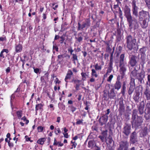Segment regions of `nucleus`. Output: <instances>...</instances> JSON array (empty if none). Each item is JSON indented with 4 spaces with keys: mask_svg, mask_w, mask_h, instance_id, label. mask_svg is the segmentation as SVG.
I'll list each match as a JSON object with an SVG mask.
<instances>
[{
    "mask_svg": "<svg viewBox=\"0 0 150 150\" xmlns=\"http://www.w3.org/2000/svg\"><path fill=\"white\" fill-rule=\"evenodd\" d=\"M137 111L136 110H133L132 114V127L137 129L141 126L143 122L142 117L141 116H139L137 115Z\"/></svg>",
    "mask_w": 150,
    "mask_h": 150,
    "instance_id": "f257e3e1",
    "label": "nucleus"
},
{
    "mask_svg": "<svg viewBox=\"0 0 150 150\" xmlns=\"http://www.w3.org/2000/svg\"><path fill=\"white\" fill-rule=\"evenodd\" d=\"M132 76L135 77L136 79L138 80L139 84L144 83V78L145 76V72L143 71H142L139 73H137V70L135 68L131 72Z\"/></svg>",
    "mask_w": 150,
    "mask_h": 150,
    "instance_id": "f03ea898",
    "label": "nucleus"
},
{
    "mask_svg": "<svg viewBox=\"0 0 150 150\" xmlns=\"http://www.w3.org/2000/svg\"><path fill=\"white\" fill-rule=\"evenodd\" d=\"M125 39L127 47L129 50H131L136 47V39L130 35H127Z\"/></svg>",
    "mask_w": 150,
    "mask_h": 150,
    "instance_id": "7ed1b4c3",
    "label": "nucleus"
},
{
    "mask_svg": "<svg viewBox=\"0 0 150 150\" xmlns=\"http://www.w3.org/2000/svg\"><path fill=\"white\" fill-rule=\"evenodd\" d=\"M125 54H121L120 58L119 67L120 71V74L122 75L121 78H123L125 74V73L127 70L126 63L124 61Z\"/></svg>",
    "mask_w": 150,
    "mask_h": 150,
    "instance_id": "20e7f679",
    "label": "nucleus"
},
{
    "mask_svg": "<svg viewBox=\"0 0 150 150\" xmlns=\"http://www.w3.org/2000/svg\"><path fill=\"white\" fill-rule=\"evenodd\" d=\"M127 21L130 29H133L134 30H135L139 28V25L138 21L136 18L132 17L127 19Z\"/></svg>",
    "mask_w": 150,
    "mask_h": 150,
    "instance_id": "39448f33",
    "label": "nucleus"
},
{
    "mask_svg": "<svg viewBox=\"0 0 150 150\" xmlns=\"http://www.w3.org/2000/svg\"><path fill=\"white\" fill-rule=\"evenodd\" d=\"M128 64L131 67L136 66L139 61V58L133 55L129 54V57Z\"/></svg>",
    "mask_w": 150,
    "mask_h": 150,
    "instance_id": "423d86ee",
    "label": "nucleus"
},
{
    "mask_svg": "<svg viewBox=\"0 0 150 150\" xmlns=\"http://www.w3.org/2000/svg\"><path fill=\"white\" fill-rule=\"evenodd\" d=\"M139 21H142L144 20H149L150 18L149 12L142 10L139 12Z\"/></svg>",
    "mask_w": 150,
    "mask_h": 150,
    "instance_id": "0eeeda50",
    "label": "nucleus"
},
{
    "mask_svg": "<svg viewBox=\"0 0 150 150\" xmlns=\"http://www.w3.org/2000/svg\"><path fill=\"white\" fill-rule=\"evenodd\" d=\"M106 112H107L105 114L102 115L99 120V122L101 125H103L105 124L106 123L108 119V115L110 113V109H107Z\"/></svg>",
    "mask_w": 150,
    "mask_h": 150,
    "instance_id": "6e6552de",
    "label": "nucleus"
},
{
    "mask_svg": "<svg viewBox=\"0 0 150 150\" xmlns=\"http://www.w3.org/2000/svg\"><path fill=\"white\" fill-rule=\"evenodd\" d=\"M78 25V26L77 30H82L85 28H87L91 26L90 20L89 18L86 19L85 21L83 22L82 24L79 22Z\"/></svg>",
    "mask_w": 150,
    "mask_h": 150,
    "instance_id": "1a4fd4ad",
    "label": "nucleus"
},
{
    "mask_svg": "<svg viewBox=\"0 0 150 150\" xmlns=\"http://www.w3.org/2000/svg\"><path fill=\"white\" fill-rule=\"evenodd\" d=\"M129 146V143L127 141H121L119 143V147L117 150H128Z\"/></svg>",
    "mask_w": 150,
    "mask_h": 150,
    "instance_id": "9d476101",
    "label": "nucleus"
},
{
    "mask_svg": "<svg viewBox=\"0 0 150 150\" xmlns=\"http://www.w3.org/2000/svg\"><path fill=\"white\" fill-rule=\"evenodd\" d=\"M131 126L130 124L125 123L122 130V133L125 136H128L131 133Z\"/></svg>",
    "mask_w": 150,
    "mask_h": 150,
    "instance_id": "9b49d317",
    "label": "nucleus"
},
{
    "mask_svg": "<svg viewBox=\"0 0 150 150\" xmlns=\"http://www.w3.org/2000/svg\"><path fill=\"white\" fill-rule=\"evenodd\" d=\"M136 2L135 0H133L132 3L133 15L136 17L138 16V7L136 6Z\"/></svg>",
    "mask_w": 150,
    "mask_h": 150,
    "instance_id": "f8f14e48",
    "label": "nucleus"
},
{
    "mask_svg": "<svg viewBox=\"0 0 150 150\" xmlns=\"http://www.w3.org/2000/svg\"><path fill=\"white\" fill-rule=\"evenodd\" d=\"M124 11V15L127 19L132 17L131 13V9L128 6H125Z\"/></svg>",
    "mask_w": 150,
    "mask_h": 150,
    "instance_id": "ddd939ff",
    "label": "nucleus"
},
{
    "mask_svg": "<svg viewBox=\"0 0 150 150\" xmlns=\"http://www.w3.org/2000/svg\"><path fill=\"white\" fill-rule=\"evenodd\" d=\"M130 140L133 144H134L137 142V136L136 132L134 131L130 136Z\"/></svg>",
    "mask_w": 150,
    "mask_h": 150,
    "instance_id": "4468645a",
    "label": "nucleus"
},
{
    "mask_svg": "<svg viewBox=\"0 0 150 150\" xmlns=\"http://www.w3.org/2000/svg\"><path fill=\"white\" fill-rule=\"evenodd\" d=\"M88 146L89 148L93 149L94 150L97 149V148H99L96 146V143L93 140H91L88 142Z\"/></svg>",
    "mask_w": 150,
    "mask_h": 150,
    "instance_id": "2eb2a0df",
    "label": "nucleus"
},
{
    "mask_svg": "<svg viewBox=\"0 0 150 150\" xmlns=\"http://www.w3.org/2000/svg\"><path fill=\"white\" fill-rule=\"evenodd\" d=\"M108 99H115L116 98V94L114 92V88H112L108 92Z\"/></svg>",
    "mask_w": 150,
    "mask_h": 150,
    "instance_id": "dca6fc26",
    "label": "nucleus"
},
{
    "mask_svg": "<svg viewBox=\"0 0 150 150\" xmlns=\"http://www.w3.org/2000/svg\"><path fill=\"white\" fill-rule=\"evenodd\" d=\"M121 83L120 81V77H117V81L114 85V88L115 89L119 90L121 86Z\"/></svg>",
    "mask_w": 150,
    "mask_h": 150,
    "instance_id": "f3484780",
    "label": "nucleus"
},
{
    "mask_svg": "<svg viewBox=\"0 0 150 150\" xmlns=\"http://www.w3.org/2000/svg\"><path fill=\"white\" fill-rule=\"evenodd\" d=\"M147 100H150V88L148 86L146 87L145 91L144 92Z\"/></svg>",
    "mask_w": 150,
    "mask_h": 150,
    "instance_id": "a211bd4d",
    "label": "nucleus"
},
{
    "mask_svg": "<svg viewBox=\"0 0 150 150\" xmlns=\"http://www.w3.org/2000/svg\"><path fill=\"white\" fill-rule=\"evenodd\" d=\"M144 102L143 101L140 103V105L138 107L139 113L141 115L142 114L144 113Z\"/></svg>",
    "mask_w": 150,
    "mask_h": 150,
    "instance_id": "6ab92c4d",
    "label": "nucleus"
},
{
    "mask_svg": "<svg viewBox=\"0 0 150 150\" xmlns=\"http://www.w3.org/2000/svg\"><path fill=\"white\" fill-rule=\"evenodd\" d=\"M139 92L137 91H135V94L133 96V99L136 102L138 103L139 102Z\"/></svg>",
    "mask_w": 150,
    "mask_h": 150,
    "instance_id": "aec40b11",
    "label": "nucleus"
},
{
    "mask_svg": "<svg viewBox=\"0 0 150 150\" xmlns=\"http://www.w3.org/2000/svg\"><path fill=\"white\" fill-rule=\"evenodd\" d=\"M147 20L145 19L142 21H139L142 27L143 28H145L148 26V23L146 22Z\"/></svg>",
    "mask_w": 150,
    "mask_h": 150,
    "instance_id": "412c9836",
    "label": "nucleus"
},
{
    "mask_svg": "<svg viewBox=\"0 0 150 150\" xmlns=\"http://www.w3.org/2000/svg\"><path fill=\"white\" fill-rule=\"evenodd\" d=\"M106 143L108 144H112L113 145L114 144V141L112 139V137L109 135L108 137L106 139Z\"/></svg>",
    "mask_w": 150,
    "mask_h": 150,
    "instance_id": "4be33fe9",
    "label": "nucleus"
},
{
    "mask_svg": "<svg viewBox=\"0 0 150 150\" xmlns=\"http://www.w3.org/2000/svg\"><path fill=\"white\" fill-rule=\"evenodd\" d=\"M126 84L125 82H124L123 83L122 88L121 89V93L122 94L123 96L125 95V91H126Z\"/></svg>",
    "mask_w": 150,
    "mask_h": 150,
    "instance_id": "5701e85b",
    "label": "nucleus"
},
{
    "mask_svg": "<svg viewBox=\"0 0 150 150\" xmlns=\"http://www.w3.org/2000/svg\"><path fill=\"white\" fill-rule=\"evenodd\" d=\"M73 75V73L70 70H69L68 71L67 73L66 76L65 80L66 82H67V80L68 79H70L71 77V76Z\"/></svg>",
    "mask_w": 150,
    "mask_h": 150,
    "instance_id": "b1692460",
    "label": "nucleus"
},
{
    "mask_svg": "<svg viewBox=\"0 0 150 150\" xmlns=\"http://www.w3.org/2000/svg\"><path fill=\"white\" fill-rule=\"evenodd\" d=\"M43 105L41 103L36 105L35 106V111L36 113H37V111L39 110H40L42 111L43 110Z\"/></svg>",
    "mask_w": 150,
    "mask_h": 150,
    "instance_id": "393cba45",
    "label": "nucleus"
},
{
    "mask_svg": "<svg viewBox=\"0 0 150 150\" xmlns=\"http://www.w3.org/2000/svg\"><path fill=\"white\" fill-rule=\"evenodd\" d=\"M22 46L20 44L16 45V51L17 52H20L22 49Z\"/></svg>",
    "mask_w": 150,
    "mask_h": 150,
    "instance_id": "a878e982",
    "label": "nucleus"
},
{
    "mask_svg": "<svg viewBox=\"0 0 150 150\" xmlns=\"http://www.w3.org/2000/svg\"><path fill=\"white\" fill-rule=\"evenodd\" d=\"M135 88V86H130L128 90V93L129 95H131L133 93Z\"/></svg>",
    "mask_w": 150,
    "mask_h": 150,
    "instance_id": "bb28decb",
    "label": "nucleus"
},
{
    "mask_svg": "<svg viewBox=\"0 0 150 150\" xmlns=\"http://www.w3.org/2000/svg\"><path fill=\"white\" fill-rule=\"evenodd\" d=\"M125 106H119V109L120 114L121 115L123 114L125 112Z\"/></svg>",
    "mask_w": 150,
    "mask_h": 150,
    "instance_id": "cd10ccee",
    "label": "nucleus"
},
{
    "mask_svg": "<svg viewBox=\"0 0 150 150\" xmlns=\"http://www.w3.org/2000/svg\"><path fill=\"white\" fill-rule=\"evenodd\" d=\"M45 138H42L39 139L37 141V143L41 145L43 144L44 142L46 141Z\"/></svg>",
    "mask_w": 150,
    "mask_h": 150,
    "instance_id": "c85d7f7f",
    "label": "nucleus"
},
{
    "mask_svg": "<svg viewBox=\"0 0 150 150\" xmlns=\"http://www.w3.org/2000/svg\"><path fill=\"white\" fill-rule=\"evenodd\" d=\"M91 75L92 77H97L98 76V75L96 74V70L94 69H92L91 70Z\"/></svg>",
    "mask_w": 150,
    "mask_h": 150,
    "instance_id": "c756f323",
    "label": "nucleus"
},
{
    "mask_svg": "<svg viewBox=\"0 0 150 150\" xmlns=\"http://www.w3.org/2000/svg\"><path fill=\"white\" fill-rule=\"evenodd\" d=\"M142 133L143 136H146L147 133V128L146 127H144L142 129Z\"/></svg>",
    "mask_w": 150,
    "mask_h": 150,
    "instance_id": "7c9ffc66",
    "label": "nucleus"
},
{
    "mask_svg": "<svg viewBox=\"0 0 150 150\" xmlns=\"http://www.w3.org/2000/svg\"><path fill=\"white\" fill-rule=\"evenodd\" d=\"M146 50V48L144 47L141 48L139 50V51L142 53V54H145V53Z\"/></svg>",
    "mask_w": 150,
    "mask_h": 150,
    "instance_id": "2f4dec72",
    "label": "nucleus"
},
{
    "mask_svg": "<svg viewBox=\"0 0 150 150\" xmlns=\"http://www.w3.org/2000/svg\"><path fill=\"white\" fill-rule=\"evenodd\" d=\"M94 67L96 70H101L102 69V66L101 65H98V63L96 64L94 66Z\"/></svg>",
    "mask_w": 150,
    "mask_h": 150,
    "instance_id": "473e14b6",
    "label": "nucleus"
},
{
    "mask_svg": "<svg viewBox=\"0 0 150 150\" xmlns=\"http://www.w3.org/2000/svg\"><path fill=\"white\" fill-rule=\"evenodd\" d=\"M119 106H125L123 103V98H121L119 99Z\"/></svg>",
    "mask_w": 150,
    "mask_h": 150,
    "instance_id": "72a5a7b5",
    "label": "nucleus"
},
{
    "mask_svg": "<svg viewBox=\"0 0 150 150\" xmlns=\"http://www.w3.org/2000/svg\"><path fill=\"white\" fill-rule=\"evenodd\" d=\"M58 106L60 109L64 110L65 109V105L63 104L59 103L58 104Z\"/></svg>",
    "mask_w": 150,
    "mask_h": 150,
    "instance_id": "f704fd0d",
    "label": "nucleus"
},
{
    "mask_svg": "<svg viewBox=\"0 0 150 150\" xmlns=\"http://www.w3.org/2000/svg\"><path fill=\"white\" fill-rule=\"evenodd\" d=\"M106 44L107 45L106 51L107 52H110L112 50V49L110 47L109 44L108 42L106 43Z\"/></svg>",
    "mask_w": 150,
    "mask_h": 150,
    "instance_id": "c9c22d12",
    "label": "nucleus"
},
{
    "mask_svg": "<svg viewBox=\"0 0 150 150\" xmlns=\"http://www.w3.org/2000/svg\"><path fill=\"white\" fill-rule=\"evenodd\" d=\"M147 79V81L146 82V84L150 87V74H148Z\"/></svg>",
    "mask_w": 150,
    "mask_h": 150,
    "instance_id": "e433bc0d",
    "label": "nucleus"
},
{
    "mask_svg": "<svg viewBox=\"0 0 150 150\" xmlns=\"http://www.w3.org/2000/svg\"><path fill=\"white\" fill-rule=\"evenodd\" d=\"M130 86H135V84L134 83V79L133 78H131V81L130 82Z\"/></svg>",
    "mask_w": 150,
    "mask_h": 150,
    "instance_id": "4c0bfd02",
    "label": "nucleus"
},
{
    "mask_svg": "<svg viewBox=\"0 0 150 150\" xmlns=\"http://www.w3.org/2000/svg\"><path fill=\"white\" fill-rule=\"evenodd\" d=\"M81 74L82 77V80L83 81L85 80L86 79V76H87L86 74L85 73L82 72Z\"/></svg>",
    "mask_w": 150,
    "mask_h": 150,
    "instance_id": "58836bf2",
    "label": "nucleus"
},
{
    "mask_svg": "<svg viewBox=\"0 0 150 150\" xmlns=\"http://www.w3.org/2000/svg\"><path fill=\"white\" fill-rule=\"evenodd\" d=\"M81 81L78 79H72L71 81V82H74V83L76 84H79L80 82Z\"/></svg>",
    "mask_w": 150,
    "mask_h": 150,
    "instance_id": "ea45409f",
    "label": "nucleus"
},
{
    "mask_svg": "<svg viewBox=\"0 0 150 150\" xmlns=\"http://www.w3.org/2000/svg\"><path fill=\"white\" fill-rule=\"evenodd\" d=\"M145 54H142V56L140 58L141 60L142 61V63L144 64L145 61Z\"/></svg>",
    "mask_w": 150,
    "mask_h": 150,
    "instance_id": "a19ab883",
    "label": "nucleus"
},
{
    "mask_svg": "<svg viewBox=\"0 0 150 150\" xmlns=\"http://www.w3.org/2000/svg\"><path fill=\"white\" fill-rule=\"evenodd\" d=\"M69 107L70 108L72 112H74L75 111L76 109V108L75 107L72 105L69 106Z\"/></svg>",
    "mask_w": 150,
    "mask_h": 150,
    "instance_id": "79ce46f5",
    "label": "nucleus"
},
{
    "mask_svg": "<svg viewBox=\"0 0 150 150\" xmlns=\"http://www.w3.org/2000/svg\"><path fill=\"white\" fill-rule=\"evenodd\" d=\"M17 114L19 119L21 118L22 116V112L20 111H18L17 112Z\"/></svg>",
    "mask_w": 150,
    "mask_h": 150,
    "instance_id": "37998d69",
    "label": "nucleus"
},
{
    "mask_svg": "<svg viewBox=\"0 0 150 150\" xmlns=\"http://www.w3.org/2000/svg\"><path fill=\"white\" fill-rule=\"evenodd\" d=\"M72 58L73 59V60L74 61H77V56L76 54H72Z\"/></svg>",
    "mask_w": 150,
    "mask_h": 150,
    "instance_id": "c03bdc74",
    "label": "nucleus"
},
{
    "mask_svg": "<svg viewBox=\"0 0 150 150\" xmlns=\"http://www.w3.org/2000/svg\"><path fill=\"white\" fill-rule=\"evenodd\" d=\"M107 132L108 131L107 130H106L105 131H103L102 132V134L103 135V136L105 137V138H106L107 134Z\"/></svg>",
    "mask_w": 150,
    "mask_h": 150,
    "instance_id": "a18cd8bd",
    "label": "nucleus"
},
{
    "mask_svg": "<svg viewBox=\"0 0 150 150\" xmlns=\"http://www.w3.org/2000/svg\"><path fill=\"white\" fill-rule=\"evenodd\" d=\"M34 69V72L36 74H38V73H40V69L38 68H35L34 67L33 68Z\"/></svg>",
    "mask_w": 150,
    "mask_h": 150,
    "instance_id": "49530a36",
    "label": "nucleus"
},
{
    "mask_svg": "<svg viewBox=\"0 0 150 150\" xmlns=\"http://www.w3.org/2000/svg\"><path fill=\"white\" fill-rule=\"evenodd\" d=\"M37 129L38 132H42L43 130V127L40 126L38 127Z\"/></svg>",
    "mask_w": 150,
    "mask_h": 150,
    "instance_id": "de8ad7c7",
    "label": "nucleus"
},
{
    "mask_svg": "<svg viewBox=\"0 0 150 150\" xmlns=\"http://www.w3.org/2000/svg\"><path fill=\"white\" fill-rule=\"evenodd\" d=\"M113 69V67H108V68L107 70V74H108V73H110L111 72L112 70Z\"/></svg>",
    "mask_w": 150,
    "mask_h": 150,
    "instance_id": "09e8293b",
    "label": "nucleus"
},
{
    "mask_svg": "<svg viewBox=\"0 0 150 150\" xmlns=\"http://www.w3.org/2000/svg\"><path fill=\"white\" fill-rule=\"evenodd\" d=\"M113 77V75H112V74L110 75L107 79V81L108 82H110Z\"/></svg>",
    "mask_w": 150,
    "mask_h": 150,
    "instance_id": "8fccbe9b",
    "label": "nucleus"
},
{
    "mask_svg": "<svg viewBox=\"0 0 150 150\" xmlns=\"http://www.w3.org/2000/svg\"><path fill=\"white\" fill-rule=\"evenodd\" d=\"M75 39H77L79 42H81L83 40V38L82 37H78V38L76 37Z\"/></svg>",
    "mask_w": 150,
    "mask_h": 150,
    "instance_id": "3c124183",
    "label": "nucleus"
},
{
    "mask_svg": "<svg viewBox=\"0 0 150 150\" xmlns=\"http://www.w3.org/2000/svg\"><path fill=\"white\" fill-rule=\"evenodd\" d=\"M60 38L61 39L60 40V43L62 44L63 43L64 41L65 40V39L63 36H61L60 37Z\"/></svg>",
    "mask_w": 150,
    "mask_h": 150,
    "instance_id": "603ef678",
    "label": "nucleus"
},
{
    "mask_svg": "<svg viewBox=\"0 0 150 150\" xmlns=\"http://www.w3.org/2000/svg\"><path fill=\"white\" fill-rule=\"evenodd\" d=\"M83 120H77L76 123V124L77 125H80V124H81L82 123V121H83Z\"/></svg>",
    "mask_w": 150,
    "mask_h": 150,
    "instance_id": "864d4df0",
    "label": "nucleus"
},
{
    "mask_svg": "<svg viewBox=\"0 0 150 150\" xmlns=\"http://www.w3.org/2000/svg\"><path fill=\"white\" fill-rule=\"evenodd\" d=\"M98 137L100 139L101 141L102 142H104V138H105V137H103V136L100 135Z\"/></svg>",
    "mask_w": 150,
    "mask_h": 150,
    "instance_id": "5fc2aeb1",
    "label": "nucleus"
},
{
    "mask_svg": "<svg viewBox=\"0 0 150 150\" xmlns=\"http://www.w3.org/2000/svg\"><path fill=\"white\" fill-rule=\"evenodd\" d=\"M144 1L146 2V5L148 6H150V0H144Z\"/></svg>",
    "mask_w": 150,
    "mask_h": 150,
    "instance_id": "6e6d98bb",
    "label": "nucleus"
},
{
    "mask_svg": "<svg viewBox=\"0 0 150 150\" xmlns=\"http://www.w3.org/2000/svg\"><path fill=\"white\" fill-rule=\"evenodd\" d=\"M113 60H110V62L109 64V67H112Z\"/></svg>",
    "mask_w": 150,
    "mask_h": 150,
    "instance_id": "4d7b16f0",
    "label": "nucleus"
},
{
    "mask_svg": "<svg viewBox=\"0 0 150 150\" xmlns=\"http://www.w3.org/2000/svg\"><path fill=\"white\" fill-rule=\"evenodd\" d=\"M114 52V50L112 51V52L110 54V60H113V54Z\"/></svg>",
    "mask_w": 150,
    "mask_h": 150,
    "instance_id": "13d9d810",
    "label": "nucleus"
},
{
    "mask_svg": "<svg viewBox=\"0 0 150 150\" xmlns=\"http://www.w3.org/2000/svg\"><path fill=\"white\" fill-rule=\"evenodd\" d=\"M77 145V144L75 143V142H74L73 143V144L72 145V147L71 148V149H72L73 148V147H74V148L76 147V146Z\"/></svg>",
    "mask_w": 150,
    "mask_h": 150,
    "instance_id": "bf43d9fd",
    "label": "nucleus"
},
{
    "mask_svg": "<svg viewBox=\"0 0 150 150\" xmlns=\"http://www.w3.org/2000/svg\"><path fill=\"white\" fill-rule=\"evenodd\" d=\"M6 39L5 37H0V42L1 41H4V40H6Z\"/></svg>",
    "mask_w": 150,
    "mask_h": 150,
    "instance_id": "052dcab7",
    "label": "nucleus"
},
{
    "mask_svg": "<svg viewBox=\"0 0 150 150\" xmlns=\"http://www.w3.org/2000/svg\"><path fill=\"white\" fill-rule=\"evenodd\" d=\"M53 50H55L57 51H58V48L57 46H53Z\"/></svg>",
    "mask_w": 150,
    "mask_h": 150,
    "instance_id": "680f3d73",
    "label": "nucleus"
},
{
    "mask_svg": "<svg viewBox=\"0 0 150 150\" xmlns=\"http://www.w3.org/2000/svg\"><path fill=\"white\" fill-rule=\"evenodd\" d=\"M10 148H11L13 146V144L12 142H10L8 144Z\"/></svg>",
    "mask_w": 150,
    "mask_h": 150,
    "instance_id": "e2e57ef3",
    "label": "nucleus"
},
{
    "mask_svg": "<svg viewBox=\"0 0 150 150\" xmlns=\"http://www.w3.org/2000/svg\"><path fill=\"white\" fill-rule=\"evenodd\" d=\"M80 86V84H76V90H79V87Z\"/></svg>",
    "mask_w": 150,
    "mask_h": 150,
    "instance_id": "0e129e2a",
    "label": "nucleus"
},
{
    "mask_svg": "<svg viewBox=\"0 0 150 150\" xmlns=\"http://www.w3.org/2000/svg\"><path fill=\"white\" fill-rule=\"evenodd\" d=\"M63 134L64 135V137L66 138H67L69 137V135L67 133H64Z\"/></svg>",
    "mask_w": 150,
    "mask_h": 150,
    "instance_id": "69168bd1",
    "label": "nucleus"
},
{
    "mask_svg": "<svg viewBox=\"0 0 150 150\" xmlns=\"http://www.w3.org/2000/svg\"><path fill=\"white\" fill-rule=\"evenodd\" d=\"M49 75V74L48 73H46L45 74V75L43 76L45 78V79H48V76Z\"/></svg>",
    "mask_w": 150,
    "mask_h": 150,
    "instance_id": "338daca9",
    "label": "nucleus"
},
{
    "mask_svg": "<svg viewBox=\"0 0 150 150\" xmlns=\"http://www.w3.org/2000/svg\"><path fill=\"white\" fill-rule=\"evenodd\" d=\"M63 145V144L61 143L60 142H58V146H62Z\"/></svg>",
    "mask_w": 150,
    "mask_h": 150,
    "instance_id": "774afa93",
    "label": "nucleus"
}]
</instances>
